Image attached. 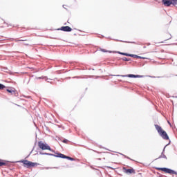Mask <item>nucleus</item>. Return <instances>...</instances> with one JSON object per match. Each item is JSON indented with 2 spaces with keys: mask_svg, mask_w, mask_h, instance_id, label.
I'll list each match as a JSON object with an SVG mask.
<instances>
[{
  "mask_svg": "<svg viewBox=\"0 0 177 177\" xmlns=\"http://www.w3.org/2000/svg\"><path fill=\"white\" fill-rule=\"evenodd\" d=\"M137 59H145V57L138 55Z\"/></svg>",
  "mask_w": 177,
  "mask_h": 177,
  "instance_id": "obj_22",
  "label": "nucleus"
},
{
  "mask_svg": "<svg viewBox=\"0 0 177 177\" xmlns=\"http://www.w3.org/2000/svg\"><path fill=\"white\" fill-rule=\"evenodd\" d=\"M6 91L9 93H11V95H14L15 93V90L13 88H8Z\"/></svg>",
  "mask_w": 177,
  "mask_h": 177,
  "instance_id": "obj_12",
  "label": "nucleus"
},
{
  "mask_svg": "<svg viewBox=\"0 0 177 177\" xmlns=\"http://www.w3.org/2000/svg\"><path fill=\"white\" fill-rule=\"evenodd\" d=\"M40 154L45 155V156H53L54 157H59V158H66V155L63 153H58V155H53L49 153H40Z\"/></svg>",
  "mask_w": 177,
  "mask_h": 177,
  "instance_id": "obj_5",
  "label": "nucleus"
},
{
  "mask_svg": "<svg viewBox=\"0 0 177 177\" xmlns=\"http://www.w3.org/2000/svg\"><path fill=\"white\" fill-rule=\"evenodd\" d=\"M3 165H6V163H5L3 162H0V167H2Z\"/></svg>",
  "mask_w": 177,
  "mask_h": 177,
  "instance_id": "obj_20",
  "label": "nucleus"
},
{
  "mask_svg": "<svg viewBox=\"0 0 177 177\" xmlns=\"http://www.w3.org/2000/svg\"><path fill=\"white\" fill-rule=\"evenodd\" d=\"M157 169H158L159 171H162L163 172H165V174H170L171 175H177L176 171H175L171 169H168V168H165V167H164V168L159 167Z\"/></svg>",
  "mask_w": 177,
  "mask_h": 177,
  "instance_id": "obj_3",
  "label": "nucleus"
},
{
  "mask_svg": "<svg viewBox=\"0 0 177 177\" xmlns=\"http://www.w3.org/2000/svg\"><path fill=\"white\" fill-rule=\"evenodd\" d=\"M62 142H63V143H67L68 142V140L64 139V140H63Z\"/></svg>",
  "mask_w": 177,
  "mask_h": 177,
  "instance_id": "obj_21",
  "label": "nucleus"
},
{
  "mask_svg": "<svg viewBox=\"0 0 177 177\" xmlns=\"http://www.w3.org/2000/svg\"><path fill=\"white\" fill-rule=\"evenodd\" d=\"M62 31H65L66 32H70L73 31V29L70 26H62L61 27Z\"/></svg>",
  "mask_w": 177,
  "mask_h": 177,
  "instance_id": "obj_7",
  "label": "nucleus"
},
{
  "mask_svg": "<svg viewBox=\"0 0 177 177\" xmlns=\"http://www.w3.org/2000/svg\"><path fill=\"white\" fill-rule=\"evenodd\" d=\"M118 53H119V55H122L123 56H129V53H121L120 51H118Z\"/></svg>",
  "mask_w": 177,
  "mask_h": 177,
  "instance_id": "obj_13",
  "label": "nucleus"
},
{
  "mask_svg": "<svg viewBox=\"0 0 177 177\" xmlns=\"http://www.w3.org/2000/svg\"><path fill=\"white\" fill-rule=\"evenodd\" d=\"M54 168H55V169H57V168H58V167H54Z\"/></svg>",
  "mask_w": 177,
  "mask_h": 177,
  "instance_id": "obj_27",
  "label": "nucleus"
},
{
  "mask_svg": "<svg viewBox=\"0 0 177 177\" xmlns=\"http://www.w3.org/2000/svg\"><path fill=\"white\" fill-rule=\"evenodd\" d=\"M18 41H25V40L21 39V40H18Z\"/></svg>",
  "mask_w": 177,
  "mask_h": 177,
  "instance_id": "obj_26",
  "label": "nucleus"
},
{
  "mask_svg": "<svg viewBox=\"0 0 177 177\" xmlns=\"http://www.w3.org/2000/svg\"><path fill=\"white\" fill-rule=\"evenodd\" d=\"M155 128L158 131L159 135L164 131L158 124H155Z\"/></svg>",
  "mask_w": 177,
  "mask_h": 177,
  "instance_id": "obj_10",
  "label": "nucleus"
},
{
  "mask_svg": "<svg viewBox=\"0 0 177 177\" xmlns=\"http://www.w3.org/2000/svg\"><path fill=\"white\" fill-rule=\"evenodd\" d=\"M162 2L165 6H171V0H162Z\"/></svg>",
  "mask_w": 177,
  "mask_h": 177,
  "instance_id": "obj_9",
  "label": "nucleus"
},
{
  "mask_svg": "<svg viewBox=\"0 0 177 177\" xmlns=\"http://www.w3.org/2000/svg\"><path fill=\"white\" fill-rule=\"evenodd\" d=\"M6 88L5 85L0 84V89H4Z\"/></svg>",
  "mask_w": 177,
  "mask_h": 177,
  "instance_id": "obj_18",
  "label": "nucleus"
},
{
  "mask_svg": "<svg viewBox=\"0 0 177 177\" xmlns=\"http://www.w3.org/2000/svg\"><path fill=\"white\" fill-rule=\"evenodd\" d=\"M159 135L162 138V139H165V140H168L169 139L168 134H167V132L164 130Z\"/></svg>",
  "mask_w": 177,
  "mask_h": 177,
  "instance_id": "obj_6",
  "label": "nucleus"
},
{
  "mask_svg": "<svg viewBox=\"0 0 177 177\" xmlns=\"http://www.w3.org/2000/svg\"><path fill=\"white\" fill-rule=\"evenodd\" d=\"M164 151H165V147L163 149V151L161 153V155L158 157V158H166L167 159V156H165V154H164Z\"/></svg>",
  "mask_w": 177,
  "mask_h": 177,
  "instance_id": "obj_11",
  "label": "nucleus"
},
{
  "mask_svg": "<svg viewBox=\"0 0 177 177\" xmlns=\"http://www.w3.org/2000/svg\"><path fill=\"white\" fill-rule=\"evenodd\" d=\"M67 160H70L71 161H74V158L70 157V156H66V158Z\"/></svg>",
  "mask_w": 177,
  "mask_h": 177,
  "instance_id": "obj_16",
  "label": "nucleus"
},
{
  "mask_svg": "<svg viewBox=\"0 0 177 177\" xmlns=\"http://www.w3.org/2000/svg\"><path fill=\"white\" fill-rule=\"evenodd\" d=\"M38 146L39 149H41V150H49L50 151H53L48 144H44L42 141H39L38 142Z\"/></svg>",
  "mask_w": 177,
  "mask_h": 177,
  "instance_id": "obj_2",
  "label": "nucleus"
},
{
  "mask_svg": "<svg viewBox=\"0 0 177 177\" xmlns=\"http://www.w3.org/2000/svg\"><path fill=\"white\" fill-rule=\"evenodd\" d=\"M43 169H52V167H44Z\"/></svg>",
  "mask_w": 177,
  "mask_h": 177,
  "instance_id": "obj_23",
  "label": "nucleus"
},
{
  "mask_svg": "<svg viewBox=\"0 0 177 177\" xmlns=\"http://www.w3.org/2000/svg\"><path fill=\"white\" fill-rule=\"evenodd\" d=\"M101 51L104 53L109 52V53H111V51H108L107 50H104V49H101Z\"/></svg>",
  "mask_w": 177,
  "mask_h": 177,
  "instance_id": "obj_19",
  "label": "nucleus"
},
{
  "mask_svg": "<svg viewBox=\"0 0 177 177\" xmlns=\"http://www.w3.org/2000/svg\"><path fill=\"white\" fill-rule=\"evenodd\" d=\"M171 39V37H168V39Z\"/></svg>",
  "mask_w": 177,
  "mask_h": 177,
  "instance_id": "obj_25",
  "label": "nucleus"
},
{
  "mask_svg": "<svg viewBox=\"0 0 177 177\" xmlns=\"http://www.w3.org/2000/svg\"><path fill=\"white\" fill-rule=\"evenodd\" d=\"M19 162H22L24 164V167H26L27 168H30V167H37L39 165V163L30 162L28 160H20Z\"/></svg>",
  "mask_w": 177,
  "mask_h": 177,
  "instance_id": "obj_1",
  "label": "nucleus"
},
{
  "mask_svg": "<svg viewBox=\"0 0 177 177\" xmlns=\"http://www.w3.org/2000/svg\"><path fill=\"white\" fill-rule=\"evenodd\" d=\"M42 78H44V77H39L37 78V80H42Z\"/></svg>",
  "mask_w": 177,
  "mask_h": 177,
  "instance_id": "obj_24",
  "label": "nucleus"
},
{
  "mask_svg": "<svg viewBox=\"0 0 177 177\" xmlns=\"http://www.w3.org/2000/svg\"><path fill=\"white\" fill-rule=\"evenodd\" d=\"M116 77H128L129 78H143V76L139 75H132V74H129V75H118Z\"/></svg>",
  "mask_w": 177,
  "mask_h": 177,
  "instance_id": "obj_4",
  "label": "nucleus"
},
{
  "mask_svg": "<svg viewBox=\"0 0 177 177\" xmlns=\"http://www.w3.org/2000/svg\"><path fill=\"white\" fill-rule=\"evenodd\" d=\"M123 169L124 170L125 174H136L135 169H126L124 167Z\"/></svg>",
  "mask_w": 177,
  "mask_h": 177,
  "instance_id": "obj_8",
  "label": "nucleus"
},
{
  "mask_svg": "<svg viewBox=\"0 0 177 177\" xmlns=\"http://www.w3.org/2000/svg\"><path fill=\"white\" fill-rule=\"evenodd\" d=\"M122 60H124V62H129V59L127 58V57H123Z\"/></svg>",
  "mask_w": 177,
  "mask_h": 177,
  "instance_id": "obj_17",
  "label": "nucleus"
},
{
  "mask_svg": "<svg viewBox=\"0 0 177 177\" xmlns=\"http://www.w3.org/2000/svg\"><path fill=\"white\" fill-rule=\"evenodd\" d=\"M171 1V4L174 5L175 6V5H177V0H170Z\"/></svg>",
  "mask_w": 177,
  "mask_h": 177,
  "instance_id": "obj_14",
  "label": "nucleus"
},
{
  "mask_svg": "<svg viewBox=\"0 0 177 177\" xmlns=\"http://www.w3.org/2000/svg\"><path fill=\"white\" fill-rule=\"evenodd\" d=\"M129 57H134V58L138 59V55H137L129 54Z\"/></svg>",
  "mask_w": 177,
  "mask_h": 177,
  "instance_id": "obj_15",
  "label": "nucleus"
}]
</instances>
